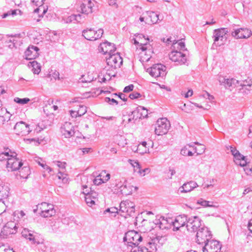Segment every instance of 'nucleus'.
I'll return each mask as SVG.
<instances>
[{
  "mask_svg": "<svg viewBox=\"0 0 252 252\" xmlns=\"http://www.w3.org/2000/svg\"><path fill=\"white\" fill-rule=\"evenodd\" d=\"M126 182V181H125V184H123V185L121 186L120 189V191L122 194L125 195H128L132 193L134 187L127 185Z\"/></svg>",
  "mask_w": 252,
  "mask_h": 252,
  "instance_id": "obj_29",
  "label": "nucleus"
},
{
  "mask_svg": "<svg viewBox=\"0 0 252 252\" xmlns=\"http://www.w3.org/2000/svg\"><path fill=\"white\" fill-rule=\"evenodd\" d=\"M134 44L137 45V50H141L139 53L141 56V61L143 62H148L151 57V54L153 53L152 51L151 46L147 42L146 43H139L136 39H134Z\"/></svg>",
  "mask_w": 252,
  "mask_h": 252,
  "instance_id": "obj_2",
  "label": "nucleus"
},
{
  "mask_svg": "<svg viewBox=\"0 0 252 252\" xmlns=\"http://www.w3.org/2000/svg\"><path fill=\"white\" fill-rule=\"evenodd\" d=\"M77 112L78 117H81L87 112V108L84 105H80Z\"/></svg>",
  "mask_w": 252,
  "mask_h": 252,
  "instance_id": "obj_45",
  "label": "nucleus"
},
{
  "mask_svg": "<svg viewBox=\"0 0 252 252\" xmlns=\"http://www.w3.org/2000/svg\"><path fill=\"white\" fill-rule=\"evenodd\" d=\"M93 80V78L90 77L89 76L82 75L79 78V82L81 83H90Z\"/></svg>",
  "mask_w": 252,
  "mask_h": 252,
  "instance_id": "obj_46",
  "label": "nucleus"
},
{
  "mask_svg": "<svg viewBox=\"0 0 252 252\" xmlns=\"http://www.w3.org/2000/svg\"><path fill=\"white\" fill-rule=\"evenodd\" d=\"M198 186L196 182L190 181L184 183L180 188L179 190L182 193H187L192 191Z\"/></svg>",
  "mask_w": 252,
  "mask_h": 252,
  "instance_id": "obj_25",
  "label": "nucleus"
},
{
  "mask_svg": "<svg viewBox=\"0 0 252 252\" xmlns=\"http://www.w3.org/2000/svg\"><path fill=\"white\" fill-rule=\"evenodd\" d=\"M94 6V4L90 0H84V2L80 5V9L81 13L88 15L93 12L92 8Z\"/></svg>",
  "mask_w": 252,
  "mask_h": 252,
  "instance_id": "obj_26",
  "label": "nucleus"
},
{
  "mask_svg": "<svg viewBox=\"0 0 252 252\" xmlns=\"http://www.w3.org/2000/svg\"><path fill=\"white\" fill-rule=\"evenodd\" d=\"M234 158L235 163L237 165L244 167L247 164L246 157L241 155L239 152L234 156Z\"/></svg>",
  "mask_w": 252,
  "mask_h": 252,
  "instance_id": "obj_28",
  "label": "nucleus"
},
{
  "mask_svg": "<svg viewBox=\"0 0 252 252\" xmlns=\"http://www.w3.org/2000/svg\"><path fill=\"white\" fill-rule=\"evenodd\" d=\"M17 227L13 222H9L4 227V231L9 234H15L17 232Z\"/></svg>",
  "mask_w": 252,
  "mask_h": 252,
  "instance_id": "obj_30",
  "label": "nucleus"
},
{
  "mask_svg": "<svg viewBox=\"0 0 252 252\" xmlns=\"http://www.w3.org/2000/svg\"><path fill=\"white\" fill-rule=\"evenodd\" d=\"M14 130L16 134L21 136L26 135L31 131L30 126L23 121L16 123Z\"/></svg>",
  "mask_w": 252,
  "mask_h": 252,
  "instance_id": "obj_16",
  "label": "nucleus"
},
{
  "mask_svg": "<svg viewBox=\"0 0 252 252\" xmlns=\"http://www.w3.org/2000/svg\"><path fill=\"white\" fill-rule=\"evenodd\" d=\"M98 50L99 52L103 53V54H108L109 56L116 51V48L114 44L105 41L100 44Z\"/></svg>",
  "mask_w": 252,
  "mask_h": 252,
  "instance_id": "obj_20",
  "label": "nucleus"
},
{
  "mask_svg": "<svg viewBox=\"0 0 252 252\" xmlns=\"http://www.w3.org/2000/svg\"><path fill=\"white\" fill-rule=\"evenodd\" d=\"M29 66L32 68V71L34 74H38L41 71V66L36 61H33L30 62Z\"/></svg>",
  "mask_w": 252,
  "mask_h": 252,
  "instance_id": "obj_31",
  "label": "nucleus"
},
{
  "mask_svg": "<svg viewBox=\"0 0 252 252\" xmlns=\"http://www.w3.org/2000/svg\"><path fill=\"white\" fill-rule=\"evenodd\" d=\"M54 163L59 168L57 177L59 179L62 180L63 182L66 183L67 182V174L64 173L66 167V163L65 162H61L60 161H56Z\"/></svg>",
  "mask_w": 252,
  "mask_h": 252,
  "instance_id": "obj_22",
  "label": "nucleus"
},
{
  "mask_svg": "<svg viewBox=\"0 0 252 252\" xmlns=\"http://www.w3.org/2000/svg\"><path fill=\"white\" fill-rule=\"evenodd\" d=\"M84 194L85 195V201L89 206L92 207L93 205L95 204V201L90 197V195L88 194V192H84Z\"/></svg>",
  "mask_w": 252,
  "mask_h": 252,
  "instance_id": "obj_41",
  "label": "nucleus"
},
{
  "mask_svg": "<svg viewBox=\"0 0 252 252\" xmlns=\"http://www.w3.org/2000/svg\"><path fill=\"white\" fill-rule=\"evenodd\" d=\"M30 174V171L29 167L24 166L19 171V176L20 179H27L28 178V176Z\"/></svg>",
  "mask_w": 252,
  "mask_h": 252,
  "instance_id": "obj_32",
  "label": "nucleus"
},
{
  "mask_svg": "<svg viewBox=\"0 0 252 252\" xmlns=\"http://www.w3.org/2000/svg\"><path fill=\"white\" fill-rule=\"evenodd\" d=\"M61 132L65 138H70L75 134L73 126L70 122H65L61 128Z\"/></svg>",
  "mask_w": 252,
  "mask_h": 252,
  "instance_id": "obj_19",
  "label": "nucleus"
},
{
  "mask_svg": "<svg viewBox=\"0 0 252 252\" xmlns=\"http://www.w3.org/2000/svg\"><path fill=\"white\" fill-rule=\"evenodd\" d=\"M0 252H15L13 249H6L4 246H0Z\"/></svg>",
  "mask_w": 252,
  "mask_h": 252,
  "instance_id": "obj_61",
  "label": "nucleus"
},
{
  "mask_svg": "<svg viewBox=\"0 0 252 252\" xmlns=\"http://www.w3.org/2000/svg\"><path fill=\"white\" fill-rule=\"evenodd\" d=\"M135 123L133 117H132L131 114H129L127 116H124L122 124L126 126V125L131 123L133 124Z\"/></svg>",
  "mask_w": 252,
  "mask_h": 252,
  "instance_id": "obj_38",
  "label": "nucleus"
},
{
  "mask_svg": "<svg viewBox=\"0 0 252 252\" xmlns=\"http://www.w3.org/2000/svg\"><path fill=\"white\" fill-rule=\"evenodd\" d=\"M252 35V32L247 28H240L232 32V35L237 39L248 38Z\"/></svg>",
  "mask_w": 252,
  "mask_h": 252,
  "instance_id": "obj_21",
  "label": "nucleus"
},
{
  "mask_svg": "<svg viewBox=\"0 0 252 252\" xmlns=\"http://www.w3.org/2000/svg\"><path fill=\"white\" fill-rule=\"evenodd\" d=\"M88 194L92 197L95 201L97 200L98 196V193L94 190H90V192H88Z\"/></svg>",
  "mask_w": 252,
  "mask_h": 252,
  "instance_id": "obj_48",
  "label": "nucleus"
},
{
  "mask_svg": "<svg viewBox=\"0 0 252 252\" xmlns=\"http://www.w3.org/2000/svg\"><path fill=\"white\" fill-rule=\"evenodd\" d=\"M32 2L33 3H34L35 4L36 6L39 5V7L35 9L34 12H38L39 10H41V9H43V14H45L47 11V8H44L42 5V0H32Z\"/></svg>",
  "mask_w": 252,
  "mask_h": 252,
  "instance_id": "obj_37",
  "label": "nucleus"
},
{
  "mask_svg": "<svg viewBox=\"0 0 252 252\" xmlns=\"http://www.w3.org/2000/svg\"><path fill=\"white\" fill-rule=\"evenodd\" d=\"M134 86L132 84H130L127 86H126L124 89V92L128 93L132 91L133 89Z\"/></svg>",
  "mask_w": 252,
  "mask_h": 252,
  "instance_id": "obj_62",
  "label": "nucleus"
},
{
  "mask_svg": "<svg viewBox=\"0 0 252 252\" xmlns=\"http://www.w3.org/2000/svg\"><path fill=\"white\" fill-rule=\"evenodd\" d=\"M201 226V220L197 216L188 218L186 228L191 232L196 231Z\"/></svg>",
  "mask_w": 252,
  "mask_h": 252,
  "instance_id": "obj_18",
  "label": "nucleus"
},
{
  "mask_svg": "<svg viewBox=\"0 0 252 252\" xmlns=\"http://www.w3.org/2000/svg\"><path fill=\"white\" fill-rule=\"evenodd\" d=\"M49 75L50 77H51V79L52 78L54 79L55 80H56L57 79L59 80L60 79L59 72L56 70H55L52 72H50Z\"/></svg>",
  "mask_w": 252,
  "mask_h": 252,
  "instance_id": "obj_50",
  "label": "nucleus"
},
{
  "mask_svg": "<svg viewBox=\"0 0 252 252\" xmlns=\"http://www.w3.org/2000/svg\"><path fill=\"white\" fill-rule=\"evenodd\" d=\"M106 60L107 64L115 68L120 67L123 63L122 58L119 53H112L108 57H106Z\"/></svg>",
  "mask_w": 252,
  "mask_h": 252,
  "instance_id": "obj_14",
  "label": "nucleus"
},
{
  "mask_svg": "<svg viewBox=\"0 0 252 252\" xmlns=\"http://www.w3.org/2000/svg\"><path fill=\"white\" fill-rule=\"evenodd\" d=\"M146 145L147 143L146 142H143L137 146L135 152L139 153L140 154L147 153L149 149L146 147Z\"/></svg>",
  "mask_w": 252,
  "mask_h": 252,
  "instance_id": "obj_34",
  "label": "nucleus"
},
{
  "mask_svg": "<svg viewBox=\"0 0 252 252\" xmlns=\"http://www.w3.org/2000/svg\"><path fill=\"white\" fill-rule=\"evenodd\" d=\"M140 96H141L140 94L138 92H132L129 95V97L131 99L137 98Z\"/></svg>",
  "mask_w": 252,
  "mask_h": 252,
  "instance_id": "obj_58",
  "label": "nucleus"
},
{
  "mask_svg": "<svg viewBox=\"0 0 252 252\" xmlns=\"http://www.w3.org/2000/svg\"><path fill=\"white\" fill-rule=\"evenodd\" d=\"M118 212V209L116 207H111L110 208L107 209L105 211L104 213L105 214L106 212H109L111 214H117Z\"/></svg>",
  "mask_w": 252,
  "mask_h": 252,
  "instance_id": "obj_53",
  "label": "nucleus"
},
{
  "mask_svg": "<svg viewBox=\"0 0 252 252\" xmlns=\"http://www.w3.org/2000/svg\"><path fill=\"white\" fill-rule=\"evenodd\" d=\"M197 203L198 204H199L201 205L203 207H215L214 205H213V202L205 200L203 199L202 198H200L199 200H197Z\"/></svg>",
  "mask_w": 252,
  "mask_h": 252,
  "instance_id": "obj_39",
  "label": "nucleus"
},
{
  "mask_svg": "<svg viewBox=\"0 0 252 252\" xmlns=\"http://www.w3.org/2000/svg\"><path fill=\"white\" fill-rule=\"evenodd\" d=\"M170 127L169 121L165 118H160L157 121L155 131L158 135H162L167 133Z\"/></svg>",
  "mask_w": 252,
  "mask_h": 252,
  "instance_id": "obj_5",
  "label": "nucleus"
},
{
  "mask_svg": "<svg viewBox=\"0 0 252 252\" xmlns=\"http://www.w3.org/2000/svg\"><path fill=\"white\" fill-rule=\"evenodd\" d=\"M100 175L103 183L106 182L110 178V174L109 173H107L105 171L101 172Z\"/></svg>",
  "mask_w": 252,
  "mask_h": 252,
  "instance_id": "obj_44",
  "label": "nucleus"
},
{
  "mask_svg": "<svg viewBox=\"0 0 252 252\" xmlns=\"http://www.w3.org/2000/svg\"><path fill=\"white\" fill-rule=\"evenodd\" d=\"M146 24H154L158 22L159 20L158 15L153 11H146Z\"/></svg>",
  "mask_w": 252,
  "mask_h": 252,
  "instance_id": "obj_27",
  "label": "nucleus"
},
{
  "mask_svg": "<svg viewBox=\"0 0 252 252\" xmlns=\"http://www.w3.org/2000/svg\"><path fill=\"white\" fill-rule=\"evenodd\" d=\"M41 212L40 216L44 218L51 217L56 214V210L54 209L53 204L46 202H42L39 205Z\"/></svg>",
  "mask_w": 252,
  "mask_h": 252,
  "instance_id": "obj_12",
  "label": "nucleus"
},
{
  "mask_svg": "<svg viewBox=\"0 0 252 252\" xmlns=\"http://www.w3.org/2000/svg\"><path fill=\"white\" fill-rule=\"evenodd\" d=\"M202 96L205 98L208 99L210 101H212L214 99V97L207 92H204Z\"/></svg>",
  "mask_w": 252,
  "mask_h": 252,
  "instance_id": "obj_56",
  "label": "nucleus"
},
{
  "mask_svg": "<svg viewBox=\"0 0 252 252\" xmlns=\"http://www.w3.org/2000/svg\"><path fill=\"white\" fill-rule=\"evenodd\" d=\"M8 195L7 187H4L0 185V208L3 211H0V215L5 211V205L3 200V198L6 197Z\"/></svg>",
  "mask_w": 252,
  "mask_h": 252,
  "instance_id": "obj_24",
  "label": "nucleus"
},
{
  "mask_svg": "<svg viewBox=\"0 0 252 252\" xmlns=\"http://www.w3.org/2000/svg\"><path fill=\"white\" fill-rule=\"evenodd\" d=\"M17 12H19V13L21 12L20 10H12L8 11L7 13L3 14L2 17L5 18L7 16H8V15H15L17 14Z\"/></svg>",
  "mask_w": 252,
  "mask_h": 252,
  "instance_id": "obj_52",
  "label": "nucleus"
},
{
  "mask_svg": "<svg viewBox=\"0 0 252 252\" xmlns=\"http://www.w3.org/2000/svg\"><path fill=\"white\" fill-rule=\"evenodd\" d=\"M39 49L37 47L30 46L25 52V55L27 60H32L36 58L38 56Z\"/></svg>",
  "mask_w": 252,
  "mask_h": 252,
  "instance_id": "obj_23",
  "label": "nucleus"
},
{
  "mask_svg": "<svg viewBox=\"0 0 252 252\" xmlns=\"http://www.w3.org/2000/svg\"><path fill=\"white\" fill-rule=\"evenodd\" d=\"M13 216L18 219H25L26 214L23 211L16 210L13 213Z\"/></svg>",
  "mask_w": 252,
  "mask_h": 252,
  "instance_id": "obj_43",
  "label": "nucleus"
},
{
  "mask_svg": "<svg viewBox=\"0 0 252 252\" xmlns=\"http://www.w3.org/2000/svg\"><path fill=\"white\" fill-rule=\"evenodd\" d=\"M17 154L13 153L11 158L7 161L6 167L8 171H16L20 169L23 165L22 162L16 158Z\"/></svg>",
  "mask_w": 252,
  "mask_h": 252,
  "instance_id": "obj_9",
  "label": "nucleus"
},
{
  "mask_svg": "<svg viewBox=\"0 0 252 252\" xmlns=\"http://www.w3.org/2000/svg\"><path fill=\"white\" fill-rule=\"evenodd\" d=\"M211 231L207 227H203L198 229L196 233V242L199 244L204 245L211 240Z\"/></svg>",
  "mask_w": 252,
  "mask_h": 252,
  "instance_id": "obj_6",
  "label": "nucleus"
},
{
  "mask_svg": "<svg viewBox=\"0 0 252 252\" xmlns=\"http://www.w3.org/2000/svg\"><path fill=\"white\" fill-rule=\"evenodd\" d=\"M224 85L226 88L232 86L233 85L235 86H237V85L241 86L242 88L240 89V91L242 93L246 94H248L250 92V90L248 89V87L251 86L250 85L246 84L245 81L240 82L233 78H226Z\"/></svg>",
  "mask_w": 252,
  "mask_h": 252,
  "instance_id": "obj_15",
  "label": "nucleus"
},
{
  "mask_svg": "<svg viewBox=\"0 0 252 252\" xmlns=\"http://www.w3.org/2000/svg\"><path fill=\"white\" fill-rule=\"evenodd\" d=\"M105 101L110 104H113V103H115L116 104H118V101L116 100L114 98H110L109 97H105Z\"/></svg>",
  "mask_w": 252,
  "mask_h": 252,
  "instance_id": "obj_59",
  "label": "nucleus"
},
{
  "mask_svg": "<svg viewBox=\"0 0 252 252\" xmlns=\"http://www.w3.org/2000/svg\"><path fill=\"white\" fill-rule=\"evenodd\" d=\"M165 70V66L161 64H156L147 69L146 71L152 77L157 78L164 76L166 74Z\"/></svg>",
  "mask_w": 252,
  "mask_h": 252,
  "instance_id": "obj_10",
  "label": "nucleus"
},
{
  "mask_svg": "<svg viewBox=\"0 0 252 252\" xmlns=\"http://www.w3.org/2000/svg\"><path fill=\"white\" fill-rule=\"evenodd\" d=\"M142 110L141 106H139L136 108L135 110L131 112V115L134 118V121L138 119H141L139 112Z\"/></svg>",
  "mask_w": 252,
  "mask_h": 252,
  "instance_id": "obj_40",
  "label": "nucleus"
},
{
  "mask_svg": "<svg viewBox=\"0 0 252 252\" xmlns=\"http://www.w3.org/2000/svg\"><path fill=\"white\" fill-rule=\"evenodd\" d=\"M93 182L95 185H99L103 183L100 174L94 179Z\"/></svg>",
  "mask_w": 252,
  "mask_h": 252,
  "instance_id": "obj_55",
  "label": "nucleus"
},
{
  "mask_svg": "<svg viewBox=\"0 0 252 252\" xmlns=\"http://www.w3.org/2000/svg\"><path fill=\"white\" fill-rule=\"evenodd\" d=\"M13 153L14 152H12L9 150L7 152H4L0 153V161H2L6 160L7 162L11 158V156L12 155Z\"/></svg>",
  "mask_w": 252,
  "mask_h": 252,
  "instance_id": "obj_35",
  "label": "nucleus"
},
{
  "mask_svg": "<svg viewBox=\"0 0 252 252\" xmlns=\"http://www.w3.org/2000/svg\"><path fill=\"white\" fill-rule=\"evenodd\" d=\"M14 102H15L18 104L24 105V104L28 103L30 101V99L27 97L21 98L16 97L14 98Z\"/></svg>",
  "mask_w": 252,
  "mask_h": 252,
  "instance_id": "obj_42",
  "label": "nucleus"
},
{
  "mask_svg": "<svg viewBox=\"0 0 252 252\" xmlns=\"http://www.w3.org/2000/svg\"><path fill=\"white\" fill-rule=\"evenodd\" d=\"M226 148L228 150H230L233 157L235 156L238 153V152H239V151L237 150V149L235 147H233L231 146H228L226 147Z\"/></svg>",
  "mask_w": 252,
  "mask_h": 252,
  "instance_id": "obj_57",
  "label": "nucleus"
},
{
  "mask_svg": "<svg viewBox=\"0 0 252 252\" xmlns=\"http://www.w3.org/2000/svg\"><path fill=\"white\" fill-rule=\"evenodd\" d=\"M194 152L196 153L197 155H201L203 153L205 150V147L204 145H200V147L197 149L196 147L193 146Z\"/></svg>",
  "mask_w": 252,
  "mask_h": 252,
  "instance_id": "obj_47",
  "label": "nucleus"
},
{
  "mask_svg": "<svg viewBox=\"0 0 252 252\" xmlns=\"http://www.w3.org/2000/svg\"><path fill=\"white\" fill-rule=\"evenodd\" d=\"M134 203L128 200L122 201L120 204V211L128 216H132L135 212Z\"/></svg>",
  "mask_w": 252,
  "mask_h": 252,
  "instance_id": "obj_17",
  "label": "nucleus"
},
{
  "mask_svg": "<svg viewBox=\"0 0 252 252\" xmlns=\"http://www.w3.org/2000/svg\"><path fill=\"white\" fill-rule=\"evenodd\" d=\"M142 239L141 234L135 230L127 231L124 237V241L127 243L128 246L132 248L137 246Z\"/></svg>",
  "mask_w": 252,
  "mask_h": 252,
  "instance_id": "obj_3",
  "label": "nucleus"
},
{
  "mask_svg": "<svg viewBox=\"0 0 252 252\" xmlns=\"http://www.w3.org/2000/svg\"><path fill=\"white\" fill-rule=\"evenodd\" d=\"M252 191V185L246 188L243 192V194L245 195L249 192Z\"/></svg>",
  "mask_w": 252,
  "mask_h": 252,
  "instance_id": "obj_64",
  "label": "nucleus"
},
{
  "mask_svg": "<svg viewBox=\"0 0 252 252\" xmlns=\"http://www.w3.org/2000/svg\"><path fill=\"white\" fill-rule=\"evenodd\" d=\"M103 34V30L99 29L96 31L93 29H87L83 30L82 32L83 36L88 40L95 41L100 38Z\"/></svg>",
  "mask_w": 252,
  "mask_h": 252,
  "instance_id": "obj_7",
  "label": "nucleus"
},
{
  "mask_svg": "<svg viewBox=\"0 0 252 252\" xmlns=\"http://www.w3.org/2000/svg\"><path fill=\"white\" fill-rule=\"evenodd\" d=\"M192 104L195 106H196V107H198V108H203L204 109H205V110H208L210 108V105H209V104H207L206 105V107L205 108H204L202 105H200L199 104H198V103H192Z\"/></svg>",
  "mask_w": 252,
  "mask_h": 252,
  "instance_id": "obj_63",
  "label": "nucleus"
},
{
  "mask_svg": "<svg viewBox=\"0 0 252 252\" xmlns=\"http://www.w3.org/2000/svg\"><path fill=\"white\" fill-rule=\"evenodd\" d=\"M188 147H193V146L191 145H188L183 148L181 150V154L183 156H187L188 154V152L189 151Z\"/></svg>",
  "mask_w": 252,
  "mask_h": 252,
  "instance_id": "obj_51",
  "label": "nucleus"
},
{
  "mask_svg": "<svg viewBox=\"0 0 252 252\" xmlns=\"http://www.w3.org/2000/svg\"><path fill=\"white\" fill-rule=\"evenodd\" d=\"M228 32L227 29L220 28L214 31L213 37L214 43H217L219 46L223 45L226 40V34Z\"/></svg>",
  "mask_w": 252,
  "mask_h": 252,
  "instance_id": "obj_8",
  "label": "nucleus"
},
{
  "mask_svg": "<svg viewBox=\"0 0 252 252\" xmlns=\"http://www.w3.org/2000/svg\"><path fill=\"white\" fill-rule=\"evenodd\" d=\"M22 235L23 237L29 240L32 244L42 245L44 243V239L40 234L28 229H24L22 232Z\"/></svg>",
  "mask_w": 252,
  "mask_h": 252,
  "instance_id": "obj_4",
  "label": "nucleus"
},
{
  "mask_svg": "<svg viewBox=\"0 0 252 252\" xmlns=\"http://www.w3.org/2000/svg\"><path fill=\"white\" fill-rule=\"evenodd\" d=\"M173 50L169 54V58L170 60L176 63L177 65L185 64L187 61L185 54L181 52V50H186L185 43L181 40H173L172 43Z\"/></svg>",
  "mask_w": 252,
  "mask_h": 252,
  "instance_id": "obj_1",
  "label": "nucleus"
},
{
  "mask_svg": "<svg viewBox=\"0 0 252 252\" xmlns=\"http://www.w3.org/2000/svg\"><path fill=\"white\" fill-rule=\"evenodd\" d=\"M221 245L220 243L215 240H211L204 244L202 250L203 252H220Z\"/></svg>",
  "mask_w": 252,
  "mask_h": 252,
  "instance_id": "obj_13",
  "label": "nucleus"
},
{
  "mask_svg": "<svg viewBox=\"0 0 252 252\" xmlns=\"http://www.w3.org/2000/svg\"><path fill=\"white\" fill-rule=\"evenodd\" d=\"M158 240V238L152 240L151 242H149L145 248L148 249V252H156L157 249L156 242Z\"/></svg>",
  "mask_w": 252,
  "mask_h": 252,
  "instance_id": "obj_33",
  "label": "nucleus"
},
{
  "mask_svg": "<svg viewBox=\"0 0 252 252\" xmlns=\"http://www.w3.org/2000/svg\"><path fill=\"white\" fill-rule=\"evenodd\" d=\"M188 218L186 215H179L175 218L174 220H169L162 219L163 221H167L168 223L172 224L173 226V230H178L179 229L187 225Z\"/></svg>",
  "mask_w": 252,
  "mask_h": 252,
  "instance_id": "obj_11",
  "label": "nucleus"
},
{
  "mask_svg": "<svg viewBox=\"0 0 252 252\" xmlns=\"http://www.w3.org/2000/svg\"><path fill=\"white\" fill-rule=\"evenodd\" d=\"M150 170H151L149 168H146L144 169H141V168H140L138 173L141 176H144L145 175L149 173Z\"/></svg>",
  "mask_w": 252,
  "mask_h": 252,
  "instance_id": "obj_49",
  "label": "nucleus"
},
{
  "mask_svg": "<svg viewBox=\"0 0 252 252\" xmlns=\"http://www.w3.org/2000/svg\"><path fill=\"white\" fill-rule=\"evenodd\" d=\"M75 16L76 21L78 22H81L85 20V16H82V15L80 14H75Z\"/></svg>",
  "mask_w": 252,
  "mask_h": 252,
  "instance_id": "obj_60",
  "label": "nucleus"
},
{
  "mask_svg": "<svg viewBox=\"0 0 252 252\" xmlns=\"http://www.w3.org/2000/svg\"><path fill=\"white\" fill-rule=\"evenodd\" d=\"M128 162L133 168V171L135 172L138 173L140 168H141V166L137 160L128 159Z\"/></svg>",
  "mask_w": 252,
  "mask_h": 252,
  "instance_id": "obj_36",
  "label": "nucleus"
},
{
  "mask_svg": "<svg viewBox=\"0 0 252 252\" xmlns=\"http://www.w3.org/2000/svg\"><path fill=\"white\" fill-rule=\"evenodd\" d=\"M142 110L139 112L140 114L141 119L146 118L148 116V110L144 107L141 106Z\"/></svg>",
  "mask_w": 252,
  "mask_h": 252,
  "instance_id": "obj_54",
  "label": "nucleus"
}]
</instances>
